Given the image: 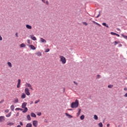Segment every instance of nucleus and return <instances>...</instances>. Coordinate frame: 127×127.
I'll use <instances>...</instances> for the list:
<instances>
[{"instance_id": "f257e3e1", "label": "nucleus", "mask_w": 127, "mask_h": 127, "mask_svg": "<svg viewBox=\"0 0 127 127\" xmlns=\"http://www.w3.org/2000/svg\"><path fill=\"white\" fill-rule=\"evenodd\" d=\"M70 107L72 109H76V108H78V107H79V102L78 100L76 99L74 102H72L71 104Z\"/></svg>"}, {"instance_id": "f03ea898", "label": "nucleus", "mask_w": 127, "mask_h": 127, "mask_svg": "<svg viewBox=\"0 0 127 127\" xmlns=\"http://www.w3.org/2000/svg\"><path fill=\"white\" fill-rule=\"evenodd\" d=\"M27 103L26 102H24L22 103L21 108L22 109H24V110L22 111V113H26L27 111H28V109L26 107V105Z\"/></svg>"}, {"instance_id": "7ed1b4c3", "label": "nucleus", "mask_w": 127, "mask_h": 127, "mask_svg": "<svg viewBox=\"0 0 127 127\" xmlns=\"http://www.w3.org/2000/svg\"><path fill=\"white\" fill-rule=\"evenodd\" d=\"M60 61L62 64H66V58L63 56H60Z\"/></svg>"}, {"instance_id": "20e7f679", "label": "nucleus", "mask_w": 127, "mask_h": 127, "mask_svg": "<svg viewBox=\"0 0 127 127\" xmlns=\"http://www.w3.org/2000/svg\"><path fill=\"white\" fill-rule=\"evenodd\" d=\"M25 93L27 96H30V92H29V89L28 88L25 89Z\"/></svg>"}, {"instance_id": "39448f33", "label": "nucleus", "mask_w": 127, "mask_h": 127, "mask_svg": "<svg viewBox=\"0 0 127 127\" xmlns=\"http://www.w3.org/2000/svg\"><path fill=\"white\" fill-rule=\"evenodd\" d=\"M33 126L35 127H37V126H38V121L36 120H34L33 121Z\"/></svg>"}, {"instance_id": "423d86ee", "label": "nucleus", "mask_w": 127, "mask_h": 127, "mask_svg": "<svg viewBox=\"0 0 127 127\" xmlns=\"http://www.w3.org/2000/svg\"><path fill=\"white\" fill-rule=\"evenodd\" d=\"M5 121L4 116H0V123H3Z\"/></svg>"}, {"instance_id": "0eeeda50", "label": "nucleus", "mask_w": 127, "mask_h": 127, "mask_svg": "<svg viewBox=\"0 0 127 127\" xmlns=\"http://www.w3.org/2000/svg\"><path fill=\"white\" fill-rule=\"evenodd\" d=\"M25 85L26 87H28L29 88H30L31 90H33L32 86L30 83H26Z\"/></svg>"}, {"instance_id": "6e6552de", "label": "nucleus", "mask_w": 127, "mask_h": 127, "mask_svg": "<svg viewBox=\"0 0 127 127\" xmlns=\"http://www.w3.org/2000/svg\"><path fill=\"white\" fill-rule=\"evenodd\" d=\"M20 83H21L20 79H18V84L17 85V88H20Z\"/></svg>"}, {"instance_id": "1a4fd4ad", "label": "nucleus", "mask_w": 127, "mask_h": 127, "mask_svg": "<svg viewBox=\"0 0 127 127\" xmlns=\"http://www.w3.org/2000/svg\"><path fill=\"white\" fill-rule=\"evenodd\" d=\"M29 47H30L31 49L32 50H35V49H36V48H35V47H34V46L33 45H29Z\"/></svg>"}, {"instance_id": "9d476101", "label": "nucleus", "mask_w": 127, "mask_h": 127, "mask_svg": "<svg viewBox=\"0 0 127 127\" xmlns=\"http://www.w3.org/2000/svg\"><path fill=\"white\" fill-rule=\"evenodd\" d=\"M30 37L31 39H32V40H34V41H36V38L34 37L33 35H30Z\"/></svg>"}, {"instance_id": "9b49d317", "label": "nucleus", "mask_w": 127, "mask_h": 127, "mask_svg": "<svg viewBox=\"0 0 127 127\" xmlns=\"http://www.w3.org/2000/svg\"><path fill=\"white\" fill-rule=\"evenodd\" d=\"M13 125H14V124L11 122H8L7 123V126H10V127H11V126H13Z\"/></svg>"}, {"instance_id": "f8f14e48", "label": "nucleus", "mask_w": 127, "mask_h": 127, "mask_svg": "<svg viewBox=\"0 0 127 127\" xmlns=\"http://www.w3.org/2000/svg\"><path fill=\"white\" fill-rule=\"evenodd\" d=\"M26 27L28 29H31V28H32V27L28 24L26 25Z\"/></svg>"}, {"instance_id": "ddd939ff", "label": "nucleus", "mask_w": 127, "mask_h": 127, "mask_svg": "<svg viewBox=\"0 0 127 127\" xmlns=\"http://www.w3.org/2000/svg\"><path fill=\"white\" fill-rule=\"evenodd\" d=\"M41 42L42 43H46V40H45V39H43V38H41Z\"/></svg>"}, {"instance_id": "4468645a", "label": "nucleus", "mask_w": 127, "mask_h": 127, "mask_svg": "<svg viewBox=\"0 0 127 127\" xmlns=\"http://www.w3.org/2000/svg\"><path fill=\"white\" fill-rule=\"evenodd\" d=\"M26 97V95H25V94L22 93V95L21 96V98L22 99H25Z\"/></svg>"}, {"instance_id": "2eb2a0df", "label": "nucleus", "mask_w": 127, "mask_h": 127, "mask_svg": "<svg viewBox=\"0 0 127 127\" xmlns=\"http://www.w3.org/2000/svg\"><path fill=\"white\" fill-rule=\"evenodd\" d=\"M31 117H32V118H36V115H35L34 113H31Z\"/></svg>"}, {"instance_id": "dca6fc26", "label": "nucleus", "mask_w": 127, "mask_h": 127, "mask_svg": "<svg viewBox=\"0 0 127 127\" xmlns=\"http://www.w3.org/2000/svg\"><path fill=\"white\" fill-rule=\"evenodd\" d=\"M65 115H66V117H68V118H69V119H72V118H73V116H72L69 115L68 113H65Z\"/></svg>"}, {"instance_id": "f3484780", "label": "nucleus", "mask_w": 127, "mask_h": 127, "mask_svg": "<svg viewBox=\"0 0 127 127\" xmlns=\"http://www.w3.org/2000/svg\"><path fill=\"white\" fill-rule=\"evenodd\" d=\"M26 127H32V124L31 123H28L26 125Z\"/></svg>"}, {"instance_id": "a211bd4d", "label": "nucleus", "mask_w": 127, "mask_h": 127, "mask_svg": "<svg viewBox=\"0 0 127 127\" xmlns=\"http://www.w3.org/2000/svg\"><path fill=\"white\" fill-rule=\"evenodd\" d=\"M80 114H81V109H78V112L77 113V117H79V116H80Z\"/></svg>"}, {"instance_id": "6ab92c4d", "label": "nucleus", "mask_w": 127, "mask_h": 127, "mask_svg": "<svg viewBox=\"0 0 127 127\" xmlns=\"http://www.w3.org/2000/svg\"><path fill=\"white\" fill-rule=\"evenodd\" d=\"M27 118L28 121H31V118L30 117V115H28L27 116Z\"/></svg>"}, {"instance_id": "aec40b11", "label": "nucleus", "mask_w": 127, "mask_h": 127, "mask_svg": "<svg viewBox=\"0 0 127 127\" xmlns=\"http://www.w3.org/2000/svg\"><path fill=\"white\" fill-rule=\"evenodd\" d=\"M10 109L11 111H14V105H11L10 106Z\"/></svg>"}, {"instance_id": "412c9836", "label": "nucleus", "mask_w": 127, "mask_h": 127, "mask_svg": "<svg viewBox=\"0 0 127 127\" xmlns=\"http://www.w3.org/2000/svg\"><path fill=\"white\" fill-rule=\"evenodd\" d=\"M13 102L15 103H18V98H15Z\"/></svg>"}, {"instance_id": "4be33fe9", "label": "nucleus", "mask_w": 127, "mask_h": 127, "mask_svg": "<svg viewBox=\"0 0 127 127\" xmlns=\"http://www.w3.org/2000/svg\"><path fill=\"white\" fill-rule=\"evenodd\" d=\"M10 116H11V112H10L8 115H6L5 116V117L6 118H9V117H10Z\"/></svg>"}, {"instance_id": "5701e85b", "label": "nucleus", "mask_w": 127, "mask_h": 127, "mask_svg": "<svg viewBox=\"0 0 127 127\" xmlns=\"http://www.w3.org/2000/svg\"><path fill=\"white\" fill-rule=\"evenodd\" d=\"M7 64L9 66V67H12V65L11 64V63L10 62H8Z\"/></svg>"}, {"instance_id": "b1692460", "label": "nucleus", "mask_w": 127, "mask_h": 127, "mask_svg": "<svg viewBox=\"0 0 127 127\" xmlns=\"http://www.w3.org/2000/svg\"><path fill=\"white\" fill-rule=\"evenodd\" d=\"M25 44H24V43H22L21 45H20V47L21 48L25 47Z\"/></svg>"}, {"instance_id": "393cba45", "label": "nucleus", "mask_w": 127, "mask_h": 127, "mask_svg": "<svg viewBox=\"0 0 127 127\" xmlns=\"http://www.w3.org/2000/svg\"><path fill=\"white\" fill-rule=\"evenodd\" d=\"M15 111H23V109L19 108H17L15 109Z\"/></svg>"}, {"instance_id": "a878e982", "label": "nucleus", "mask_w": 127, "mask_h": 127, "mask_svg": "<svg viewBox=\"0 0 127 127\" xmlns=\"http://www.w3.org/2000/svg\"><path fill=\"white\" fill-rule=\"evenodd\" d=\"M102 25H104V26H106V27H109V26L107 25V23H103Z\"/></svg>"}, {"instance_id": "bb28decb", "label": "nucleus", "mask_w": 127, "mask_h": 127, "mask_svg": "<svg viewBox=\"0 0 127 127\" xmlns=\"http://www.w3.org/2000/svg\"><path fill=\"white\" fill-rule=\"evenodd\" d=\"M92 22H93V23H95V24H97V25H98L99 26H101V25H100V24L95 22V21H92Z\"/></svg>"}, {"instance_id": "cd10ccee", "label": "nucleus", "mask_w": 127, "mask_h": 127, "mask_svg": "<svg viewBox=\"0 0 127 127\" xmlns=\"http://www.w3.org/2000/svg\"><path fill=\"white\" fill-rule=\"evenodd\" d=\"M36 54L37 55V56H41L42 54L40 52H38L36 53Z\"/></svg>"}, {"instance_id": "c85d7f7f", "label": "nucleus", "mask_w": 127, "mask_h": 127, "mask_svg": "<svg viewBox=\"0 0 127 127\" xmlns=\"http://www.w3.org/2000/svg\"><path fill=\"white\" fill-rule=\"evenodd\" d=\"M122 36H123L125 38V39H127V36H126V35H125L124 34H122Z\"/></svg>"}, {"instance_id": "c756f323", "label": "nucleus", "mask_w": 127, "mask_h": 127, "mask_svg": "<svg viewBox=\"0 0 127 127\" xmlns=\"http://www.w3.org/2000/svg\"><path fill=\"white\" fill-rule=\"evenodd\" d=\"M98 126L99 127H103V123H100L98 124Z\"/></svg>"}, {"instance_id": "7c9ffc66", "label": "nucleus", "mask_w": 127, "mask_h": 127, "mask_svg": "<svg viewBox=\"0 0 127 127\" xmlns=\"http://www.w3.org/2000/svg\"><path fill=\"white\" fill-rule=\"evenodd\" d=\"M84 119H85V116L84 115H82L81 116H80L81 120H84Z\"/></svg>"}, {"instance_id": "2f4dec72", "label": "nucleus", "mask_w": 127, "mask_h": 127, "mask_svg": "<svg viewBox=\"0 0 127 127\" xmlns=\"http://www.w3.org/2000/svg\"><path fill=\"white\" fill-rule=\"evenodd\" d=\"M40 102V100H38L36 101H35V104H38V103H39Z\"/></svg>"}, {"instance_id": "473e14b6", "label": "nucleus", "mask_w": 127, "mask_h": 127, "mask_svg": "<svg viewBox=\"0 0 127 127\" xmlns=\"http://www.w3.org/2000/svg\"><path fill=\"white\" fill-rule=\"evenodd\" d=\"M111 35H116V34H117V33H116L115 32H111Z\"/></svg>"}, {"instance_id": "72a5a7b5", "label": "nucleus", "mask_w": 127, "mask_h": 127, "mask_svg": "<svg viewBox=\"0 0 127 127\" xmlns=\"http://www.w3.org/2000/svg\"><path fill=\"white\" fill-rule=\"evenodd\" d=\"M94 118L95 120H98V116L97 115H94Z\"/></svg>"}, {"instance_id": "f704fd0d", "label": "nucleus", "mask_w": 127, "mask_h": 127, "mask_svg": "<svg viewBox=\"0 0 127 127\" xmlns=\"http://www.w3.org/2000/svg\"><path fill=\"white\" fill-rule=\"evenodd\" d=\"M50 51V49H47L46 50L45 52H49Z\"/></svg>"}, {"instance_id": "c9c22d12", "label": "nucleus", "mask_w": 127, "mask_h": 127, "mask_svg": "<svg viewBox=\"0 0 127 127\" xmlns=\"http://www.w3.org/2000/svg\"><path fill=\"white\" fill-rule=\"evenodd\" d=\"M83 24H84V25H88V23H87V22H83Z\"/></svg>"}, {"instance_id": "e433bc0d", "label": "nucleus", "mask_w": 127, "mask_h": 127, "mask_svg": "<svg viewBox=\"0 0 127 127\" xmlns=\"http://www.w3.org/2000/svg\"><path fill=\"white\" fill-rule=\"evenodd\" d=\"M4 112H5V113H8V112H9V110L8 109H6V110H5L4 111Z\"/></svg>"}, {"instance_id": "4c0bfd02", "label": "nucleus", "mask_w": 127, "mask_h": 127, "mask_svg": "<svg viewBox=\"0 0 127 127\" xmlns=\"http://www.w3.org/2000/svg\"><path fill=\"white\" fill-rule=\"evenodd\" d=\"M28 44H30V40H27Z\"/></svg>"}, {"instance_id": "58836bf2", "label": "nucleus", "mask_w": 127, "mask_h": 127, "mask_svg": "<svg viewBox=\"0 0 127 127\" xmlns=\"http://www.w3.org/2000/svg\"><path fill=\"white\" fill-rule=\"evenodd\" d=\"M45 3H46V4L48 5L49 4V2L48 1V0H47Z\"/></svg>"}, {"instance_id": "ea45409f", "label": "nucleus", "mask_w": 127, "mask_h": 127, "mask_svg": "<svg viewBox=\"0 0 127 127\" xmlns=\"http://www.w3.org/2000/svg\"><path fill=\"white\" fill-rule=\"evenodd\" d=\"M108 88H113V85H108Z\"/></svg>"}, {"instance_id": "a19ab883", "label": "nucleus", "mask_w": 127, "mask_h": 127, "mask_svg": "<svg viewBox=\"0 0 127 127\" xmlns=\"http://www.w3.org/2000/svg\"><path fill=\"white\" fill-rule=\"evenodd\" d=\"M37 115H38V116H41V113H38L37 114Z\"/></svg>"}, {"instance_id": "79ce46f5", "label": "nucleus", "mask_w": 127, "mask_h": 127, "mask_svg": "<svg viewBox=\"0 0 127 127\" xmlns=\"http://www.w3.org/2000/svg\"><path fill=\"white\" fill-rule=\"evenodd\" d=\"M97 79L100 78V75H97Z\"/></svg>"}, {"instance_id": "37998d69", "label": "nucleus", "mask_w": 127, "mask_h": 127, "mask_svg": "<svg viewBox=\"0 0 127 127\" xmlns=\"http://www.w3.org/2000/svg\"><path fill=\"white\" fill-rule=\"evenodd\" d=\"M20 126H23V123L22 122H20Z\"/></svg>"}, {"instance_id": "c03bdc74", "label": "nucleus", "mask_w": 127, "mask_h": 127, "mask_svg": "<svg viewBox=\"0 0 127 127\" xmlns=\"http://www.w3.org/2000/svg\"><path fill=\"white\" fill-rule=\"evenodd\" d=\"M0 40H2V37H1V36L0 35Z\"/></svg>"}, {"instance_id": "a18cd8bd", "label": "nucleus", "mask_w": 127, "mask_h": 127, "mask_svg": "<svg viewBox=\"0 0 127 127\" xmlns=\"http://www.w3.org/2000/svg\"><path fill=\"white\" fill-rule=\"evenodd\" d=\"M115 35H116V36H118V37H120V35L116 34Z\"/></svg>"}, {"instance_id": "49530a36", "label": "nucleus", "mask_w": 127, "mask_h": 127, "mask_svg": "<svg viewBox=\"0 0 127 127\" xmlns=\"http://www.w3.org/2000/svg\"><path fill=\"white\" fill-rule=\"evenodd\" d=\"M74 84H75V85H78V83H77V82H76L75 81L73 82Z\"/></svg>"}, {"instance_id": "de8ad7c7", "label": "nucleus", "mask_w": 127, "mask_h": 127, "mask_svg": "<svg viewBox=\"0 0 127 127\" xmlns=\"http://www.w3.org/2000/svg\"><path fill=\"white\" fill-rule=\"evenodd\" d=\"M42 1H43V2H44V3H46L45 0H42Z\"/></svg>"}, {"instance_id": "09e8293b", "label": "nucleus", "mask_w": 127, "mask_h": 127, "mask_svg": "<svg viewBox=\"0 0 127 127\" xmlns=\"http://www.w3.org/2000/svg\"><path fill=\"white\" fill-rule=\"evenodd\" d=\"M15 35H16V36L17 37H18V35L17 33H16Z\"/></svg>"}, {"instance_id": "8fccbe9b", "label": "nucleus", "mask_w": 127, "mask_h": 127, "mask_svg": "<svg viewBox=\"0 0 127 127\" xmlns=\"http://www.w3.org/2000/svg\"><path fill=\"white\" fill-rule=\"evenodd\" d=\"M124 97H127V93H126V94H125Z\"/></svg>"}, {"instance_id": "3c124183", "label": "nucleus", "mask_w": 127, "mask_h": 127, "mask_svg": "<svg viewBox=\"0 0 127 127\" xmlns=\"http://www.w3.org/2000/svg\"><path fill=\"white\" fill-rule=\"evenodd\" d=\"M99 16H100V13L98 14V16H96V18H98V17H99Z\"/></svg>"}, {"instance_id": "603ef678", "label": "nucleus", "mask_w": 127, "mask_h": 127, "mask_svg": "<svg viewBox=\"0 0 127 127\" xmlns=\"http://www.w3.org/2000/svg\"><path fill=\"white\" fill-rule=\"evenodd\" d=\"M115 45H117V44H118V43L117 42V41H115Z\"/></svg>"}, {"instance_id": "864d4df0", "label": "nucleus", "mask_w": 127, "mask_h": 127, "mask_svg": "<svg viewBox=\"0 0 127 127\" xmlns=\"http://www.w3.org/2000/svg\"><path fill=\"white\" fill-rule=\"evenodd\" d=\"M124 90H125V91H127V88H124Z\"/></svg>"}, {"instance_id": "5fc2aeb1", "label": "nucleus", "mask_w": 127, "mask_h": 127, "mask_svg": "<svg viewBox=\"0 0 127 127\" xmlns=\"http://www.w3.org/2000/svg\"><path fill=\"white\" fill-rule=\"evenodd\" d=\"M33 104V102H31V103H30V105H32Z\"/></svg>"}, {"instance_id": "6e6d98bb", "label": "nucleus", "mask_w": 127, "mask_h": 127, "mask_svg": "<svg viewBox=\"0 0 127 127\" xmlns=\"http://www.w3.org/2000/svg\"><path fill=\"white\" fill-rule=\"evenodd\" d=\"M107 127H110V124H107Z\"/></svg>"}, {"instance_id": "4d7b16f0", "label": "nucleus", "mask_w": 127, "mask_h": 127, "mask_svg": "<svg viewBox=\"0 0 127 127\" xmlns=\"http://www.w3.org/2000/svg\"><path fill=\"white\" fill-rule=\"evenodd\" d=\"M2 102H3V100L1 101L0 103H2Z\"/></svg>"}, {"instance_id": "13d9d810", "label": "nucleus", "mask_w": 127, "mask_h": 127, "mask_svg": "<svg viewBox=\"0 0 127 127\" xmlns=\"http://www.w3.org/2000/svg\"><path fill=\"white\" fill-rule=\"evenodd\" d=\"M120 46H122V44H120Z\"/></svg>"}, {"instance_id": "bf43d9fd", "label": "nucleus", "mask_w": 127, "mask_h": 127, "mask_svg": "<svg viewBox=\"0 0 127 127\" xmlns=\"http://www.w3.org/2000/svg\"><path fill=\"white\" fill-rule=\"evenodd\" d=\"M69 111H72V109H69Z\"/></svg>"}]
</instances>
